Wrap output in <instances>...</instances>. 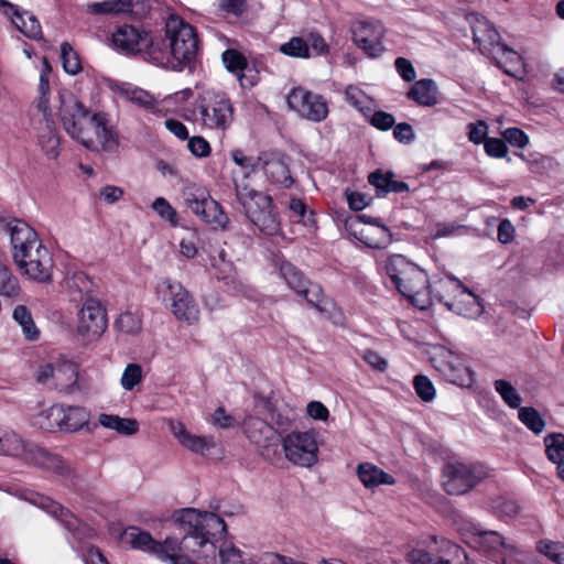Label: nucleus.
<instances>
[{
	"label": "nucleus",
	"mask_w": 564,
	"mask_h": 564,
	"mask_svg": "<svg viewBox=\"0 0 564 564\" xmlns=\"http://www.w3.org/2000/svg\"><path fill=\"white\" fill-rule=\"evenodd\" d=\"M151 63L175 72L193 74L200 55L196 29L178 15L171 14L152 44Z\"/></svg>",
	"instance_id": "f257e3e1"
},
{
	"label": "nucleus",
	"mask_w": 564,
	"mask_h": 564,
	"mask_svg": "<svg viewBox=\"0 0 564 564\" xmlns=\"http://www.w3.org/2000/svg\"><path fill=\"white\" fill-rule=\"evenodd\" d=\"M175 524L180 527L185 542L202 551L203 557L216 558L218 547L227 534V524L223 518L214 512H200L193 508L176 511L173 516Z\"/></svg>",
	"instance_id": "f03ea898"
},
{
	"label": "nucleus",
	"mask_w": 564,
	"mask_h": 564,
	"mask_svg": "<svg viewBox=\"0 0 564 564\" xmlns=\"http://www.w3.org/2000/svg\"><path fill=\"white\" fill-rule=\"evenodd\" d=\"M384 270L393 288L413 306L425 311L432 305L435 288H431L425 270L402 254L388 257Z\"/></svg>",
	"instance_id": "7ed1b4c3"
},
{
	"label": "nucleus",
	"mask_w": 564,
	"mask_h": 564,
	"mask_svg": "<svg viewBox=\"0 0 564 564\" xmlns=\"http://www.w3.org/2000/svg\"><path fill=\"white\" fill-rule=\"evenodd\" d=\"M191 113L185 116L186 120H193L203 129L225 132L234 122L235 107L227 93L206 89L196 98Z\"/></svg>",
	"instance_id": "20e7f679"
},
{
	"label": "nucleus",
	"mask_w": 564,
	"mask_h": 564,
	"mask_svg": "<svg viewBox=\"0 0 564 564\" xmlns=\"http://www.w3.org/2000/svg\"><path fill=\"white\" fill-rule=\"evenodd\" d=\"M74 284L86 295L78 313L77 333L86 341L98 339L107 329V313L101 304L91 296V280L84 273L74 274Z\"/></svg>",
	"instance_id": "39448f33"
},
{
	"label": "nucleus",
	"mask_w": 564,
	"mask_h": 564,
	"mask_svg": "<svg viewBox=\"0 0 564 564\" xmlns=\"http://www.w3.org/2000/svg\"><path fill=\"white\" fill-rule=\"evenodd\" d=\"M448 311L457 315L473 318L484 312L480 299L452 274L446 280L435 282V295Z\"/></svg>",
	"instance_id": "423d86ee"
},
{
	"label": "nucleus",
	"mask_w": 564,
	"mask_h": 564,
	"mask_svg": "<svg viewBox=\"0 0 564 564\" xmlns=\"http://www.w3.org/2000/svg\"><path fill=\"white\" fill-rule=\"evenodd\" d=\"M59 118L67 134L82 143L85 148L94 150L96 142L90 134L93 115L90 110L73 94L59 95Z\"/></svg>",
	"instance_id": "0eeeda50"
},
{
	"label": "nucleus",
	"mask_w": 564,
	"mask_h": 564,
	"mask_svg": "<svg viewBox=\"0 0 564 564\" xmlns=\"http://www.w3.org/2000/svg\"><path fill=\"white\" fill-rule=\"evenodd\" d=\"M156 291L177 321L188 325L198 322L200 314L198 304L181 282L164 279L158 284Z\"/></svg>",
	"instance_id": "6e6552de"
},
{
	"label": "nucleus",
	"mask_w": 564,
	"mask_h": 564,
	"mask_svg": "<svg viewBox=\"0 0 564 564\" xmlns=\"http://www.w3.org/2000/svg\"><path fill=\"white\" fill-rule=\"evenodd\" d=\"M443 488L452 496H459L473 490L488 477L487 468L481 464L448 462L442 470Z\"/></svg>",
	"instance_id": "1a4fd4ad"
},
{
	"label": "nucleus",
	"mask_w": 564,
	"mask_h": 564,
	"mask_svg": "<svg viewBox=\"0 0 564 564\" xmlns=\"http://www.w3.org/2000/svg\"><path fill=\"white\" fill-rule=\"evenodd\" d=\"M184 199L192 213L212 229L226 230L228 228V215L206 188L188 187L184 192Z\"/></svg>",
	"instance_id": "9d476101"
},
{
	"label": "nucleus",
	"mask_w": 564,
	"mask_h": 564,
	"mask_svg": "<svg viewBox=\"0 0 564 564\" xmlns=\"http://www.w3.org/2000/svg\"><path fill=\"white\" fill-rule=\"evenodd\" d=\"M156 40V33L152 34L141 25L121 24L111 33V45L115 50L129 55L141 56L151 62L152 44Z\"/></svg>",
	"instance_id": "9b49d317"
},
{
	"label": "nucleus",
	"mask_w": 564,
	"mask_h": 564,
	"mask_svg": "<svg viewBox=\"0 0 564 564\" xmlns=\"http://www.w3.org/2000/svg\"><path fill=\"white\" fill-rule=\"evenodd\" d=\"M121 543L129 544L132 549L141 550L155 555L166 562L174 551L193 550L185 542H178L177 538L167 536L163 542L155 541L148 531L138 527H128L119 536Z\"/></svg>",
	"instance_id": "f8f14e48"
},
{
	"label": "nucleus",
	"mask_w": 564,
	"mask_h": 564,
	"mask_svg": "<svg viewBox=\"0 0 564 564\" xmlns=\"http://www.w3.org/2000/svg\"><path fill=\"white\" fill-rule=\"evenodd\" d=\"M281 445L289 462L301 467H312L318 460V445L314 431L291 432L281 436Z\"/></svg>",
	"instance_id": "ddd939ff"
},
{
	"label": "nucleus",
	"mask_w": 564,
	"mask_h": 564,
	"mask_svg": "<svg viewBox=\"0 0 564 564\" xmlns=\"http://www.w3.org/2000/svg\"><path fill=\"white\" fill-rule=\"evenodd\" d=\"M289 107L297 115L313 122H322L328 116V104L324 96L304 87H294L286 96Z\"/></svg>",
	"instance_id": "4468645a"
},
{
	"label": "nucleus",
	"mask_w": 564,
	"mask_h": 564,
	"mask_svg": "<svg viewBox=\"0 0 564 564\" xmlns=\"http://www.w3.org/2000/svg\"><path fill=\"white\" fill-rule=\"evenodd\" d=\"M365 219L366 215L348 216L344 220L348 235L371 249H381L390 243L392 235L389 228L381 224L380 218L375 219L372 227L360 226V220Z\"/></svg>",
	"instance_id": "2eb2a0df"
},
{
	"label": "nucleus",
	"mask_w": 564,
	"mask_h": 564,
	"mask_svg": "<svg viewBox=\"0 0 564 564\" xmlns=\"http://www.w3.org/2000/svg\"><path fill=\"white\" fill-rule=\"evenodd\" d=\"M280 274L289 288L301 295L310 305L319 312L324 311L321 306L324 294L319 284L311 282L299 268L289 261H283L280 264Z\"/></svg>",
	"instance_id": "dca6fc26"
},
{
	"label": "nucleus",
	"mask_w": 564,
	"mask_h": 564,
	"mask_svg": "<svg viewBox=\"0 0 564 564\" xmlns=\"http://www.w3.org/2000/svg\"><path fill=\"white\" fill-rule=\"evenodd\" d=\"M243 213L261 234L275 236L281 232V218L270 195L264 194L259 197Z\"/></svg>",
	"instance_id": "f3484780"
},
{
	"label": "nucleus",
	"mask_w": 564,
	"mask_h": 564,
	"mask_svg": "<svg viewBox=\"0 0 564 564\" xmlns=\"http://www.w3.org/2000/svg\"><path fill=\"white\" fill-rule=\"evenodd\" d=\"M246 435L258 446L261 456L270 462L280 458L281 435L265 421L252 419L247 423Z\"/></svg>",
	"instance_id": "a211bd4d"
},
{
	"label": "nucleus",
	"mask_w": 564,
	"mask_h": 564,
	"mask_svg": "<svg viewBox=\"0 0 564 564\" xmlns=\"http://www.w3.org/2000/svg\"><path fill=\"white\" fill-rule=\"evenodd\" d=\"M350 31L352 42L368 57L376 58L383 53L382 39L384 36V29L379 21H355L350 26Z\"/></svg>",
	"instance_id": "6ab92c4d"
},
{
	"label": "nucleus",
	"mask_w": 564,
	"mask_h": 564,
	"mask_svg": "<svg viewBox=\"0 0 564 564\" xmlns=\"http://www.w3.org/2000/svg\"><path fill=\"white\" fill-rule=\"evenodd\" d=\"M221 62L228 73L234 75L241 89H251L261 79L256 64L249 63L243 53L236 48H227L221 53Z\"/></svg>",
	"instance_id": "aec40b11"
},
{
	"label": "nucleus",
	"mask_w": 564,
	"mask_h": 564,
	"mask_svg": "<svg viewBox=\"0 0 564 564\" xmlns=\"http://www.w3.org/2000/svg\"><path fill=\"white\" fill-rule=\"evenodd\" d=\"M0 228L4 234L10 236L13 260H18L19 257H24L23 252L25 250L42 242L36 231L24 220L13 218L7 221L4 218L0 217Z\"/></svg>",
	"instance_id": "412c9836"
},
{
	"label": "nucleus",
	"mask_w": 564,
	"mask_h": 564,
	"mask_svg": "<svg viewBox=\"0 0 564 564\" xmlns=\"http://www.w3.org/2000/svg\"><path fill=\"white\" fill-rule=\"evenodd\" d=\"M50 379H54L55 387L65 393H73L79 390L78 367L73 362H64L57 367H54L52 364L40 366L36 371V381L44 384Z\"/></svg>",
	"instance_id": "4be33fe9"
},
{
	"label": "nucleus",
	"mask_w": 564,
	"mask_h": 564,
	"mask_svg": "<svg viewBox=\"0 0 564 564\" xmlns=\"http://www.w3.org/2000/svg\"><path fill=\"white\" fill-rule=\"evenodd\" d=\"M257 161L260 163V169L263 170L267 178L274 185L290 188L294 178L290 171V158L281 152H262L257 156Z\"/></svg>",
	"instance_id": "5701e85b"
},
{
	"label": "nucleus",
	"mask_w": 564,
	"mask_h": 564,
	"mask_svg": "<svg viewBox=\"0 0 564 564\" xmlns=\"http://www.w3.org/2000/svg\"><path fill=\"white\" fill-rule=\"evenodd\" d=\"M441 551L452 556V560H456V563L454 564H467V554L465 550L458 544L449 540L442 539ZM408 561L410 564H453L451 560L437 557L422 549L412 550L408 554Z\"/></svg>",
	"instance_id": "b1692460"
},
{
	"label": "nucleus",
	"mask_w": 564,
	"mask_h": 564,
	"mask_svg": "<svg viewBox=\"0 0 564 564\" xmlns=\"http://www.w3.org/2000/svg\"><path fill=\"white\" fill-rule=\"evenodd\" d=\"M35 256V260H29L28 263L21 265V273L37 283H50L53 278L54 261L50 250L43 242L37 245Z\"/></svg>",
	"instance_id": "393cba45"
},
{
	"label": "nucleus",
	"mask_w": 564,
	"mask_h": 564,
	"mask_svg": "<svg viewBox=\"0 0 564 564\" xmlns=\"http://www.w3.org/2000/svg\"><path fill=\"white\" fill-rule=\"evenodd\" d=\"M0 8L3 9V12L10 17L14 26L26 37L39 40L42 36L41 24L31 12L21 11L18 6L7 0H0Z\"/></svg>",
	"instance_id": "a878e982"
},
{
	"label": "nucleus",
	"mask_w": 564,
	"mask_h": 564,
	"mask_svg": "<svg viewBox=\"0 0 564 564\" xmlns=\"http://www.w3.org/2000/svg\"><path fill=\"white\" fill-rule=\"evenodd\" d=\"M148 0H108L104 2H95L90 6L94 14H126L130 13L141 17L149 11Z\"/></svg>",
	"instance_id": "bb28decb"
},
{
	"label": "nucleus",
	"mask_w": 564,
	"mask_h": 564,
	"mask_svg": "<svg viewBox=\"0 0 564 564\" xmlns=\"http://www.w3.org/2000/svg\"><path fill=\"white\" fill-rule=\"evenodd\" d=\"M31 502L39 508L46 511L48 514L54 517L56 520L59 521L63 527L70 531H77L80 524L79 519L68 509L59 505L58 502L54 501L52 498L36 494L31 499Z\"/></svg>",
	"instance_id": "cd10ccee"
},
{
	"label": "nucleus",
	"mask_w": 564,
	"mask_h": 564,
	"mask_svg": "<svg viewBox=\"0 0 564 564\" xmlns=\"http://www.w3.org/2000/svg\"><path fill=\"white\" fill-rule=\"evenodd\" d=\"M437 369L444 378L457 386L468 387L474 382L473 371L463 362V360L453 354L441 361Z\"/></svg>",
	"instance_id": "c85d7f7f"
},
{
	"label": "nucleus",
	"mask_w": 564,
	"mask_h": 564,
	"mask_svg": "<svg viewBox=\"0 0 564 564\" xmlns=\"http://www.w3.org/2000/svg\"><path fill=\"white\" fill-rule=\"evenodd\" d=\"M90 130H94L102 150L112 152L119 147L117 132L109 126L107 113H93V123Z\"/></svg>",
	"instance_id": "c756f323"
},
{
	"label": "nucleus",
	"mask_w": 564,
	"mask_h": 564,
	"mask_svg": "<svg viewBox=\"0 0 564 564\" xmlns=\"http://www.w3.org/2000/svg\"><path fill=\"white\" fill-rule=\"evenodd\" d=\"M368 182L376 188L378 196H386L389 193L409 192V185L403 181L394 180V173L376 170L368 176Z\"/></svg>",
	"instance_id": "7c9ffc66"
},
{
	"label": "nucleus",
	"mask_w": 564,
	"mask_h": 564,
	"mask_svg": "<svg viewBox=\"0 0 564 564\" xmlns=\"http://www.w3.org/2000/svg\"><path fill=\"white\" fill-rule=\"evenodd\" d=\"M171 431L184 447L196 454L203 455L206 451L214 447L213 437L193 435L180 422L172 423Z\"/></svg>",
	"instance_id": "2f4dec72"
},
{
	"label": "nucleus",
	"mask_w": 564,
	"mask_h": 564,
	"mask_svg": "<svg viewBox=\"0 0 564 564\" xmlns=\"http://www.w3.org/2000/svg\"><path fill=\"white\" fill-rule=\"evenodd\" d=\"M406 97L419 106L433 107L438 102L436 84L431 78L420 79L411 86Z\"/></svg>",
	"instance_id": "473e14b6"
},
{
	"label": "nucleus",
	"mask_w": 564,
	"mask_h": 564,
	"mask_svg": "<svg viewBox=\"0 0 564 564\" xmlns=\"http://www.w3.org/2000/svg\"><path fill=\"white\" fill-rule=\"evenodd\" d=\"M358 479L366 488H375L379 485H394L395 479L392 475L386 473L371 463H361L357 466Z\"/></svg>",
	"instance_id": "72a5a7b5"
},
{
	"label": "nucleus",
	"mask_w": 564,
	"mask_h": 564,
	"mask_svg": "<svg viewBox=\"0 0 564 564\" xmlns=\"http://www.w3.org/2000/svg\"><path fill=\"white\" fill-rule=\"evenodd\" d=\"M473 40L474 43L478 45L479 50L490 46L497 52L500 45H506L499 32L489 22H481L473 28Z\"/></svg>",
	"instance_id": "f704fd0d"
},
{
	"label": "nucleus",
	"mask_w": 564,
	"mask_h": 564,
	"mask_svg": "<svg viewBox=\"0 0 564 564\" xmlns=\"http://www.w3.org/2000/svg\"><path fill=\"white\" fill-rule=\"evenodd\" d=\"M120 95L124 96L129 101L150 110L152 113L161 112L159 104L155 98L147 90L132 86L131 84L123 83L119 87Z\"/></svg>",
	"instance_id": "c9c22d12"
},
{
	"label": "nucleus",
	"mask_w": 564,
	"mask_h": 564,
	"mask_svg": "<svg viewBox=\"0 0 564 564\" xmlns=\"http://www.w3.org/2000/svg\"><path fill=\"white\" fill-rule=\"evenodd\" d=\"M496 54V65L502 69L505 74L517 77V74L523 69V58L518 52L510 48L507 44L500 45V48Z\"/></svg>",
	"instance_id": "e433bc0d"
},
{
	"label": "nucleus",
	"mask_w": 564,
	"mask_h": 564,
	"mask_svg": "<svg viewBox=\"0 0 564 564\" xmlns=\"http://www.w3.org/2000/svg\"><path fill=\"white\" fill-rule=\"evenodd\" d=\"M214 564H256L243 551L231 543L223 542L216 553Z\"/></svg>",
	"instance_id": "4c0bfd02"
},
{
	"label": "nucleus",
	"mask_w": 564,
	"mask_h": 564,
	"mask_svg": "<svg viewBox=\"0 0 564 564\" xmlns=\"http://www.w3.org/2000/svg\"><path fill=\"white\" fill-rule=\"evenodd\" d=\"M98 422L104 427L115 430L122 435H133L139 431V423L135 419H124L113 414L101 413Z\"/></svg>",
	"instance_id": "58836bf2"
},
{
	"label": "nucleus",
	"mask_w": 564,
	"mask_h": 564,
	"mask_svg": "<svg viewBox=\"0 0 564 564\" xmlns=\"http://www.w3.org/2000/svg\"><path fill=\"white\" fill-rule=\"evenodd\" d=\"M89 421L88 412L82 406L64 408V417L62 430L65 432H76L85 426Z\"/></svg>",
	"instance_id": "ea45409f"
},
{
	"label": "nucleus",
	"mask_w": 564,
	"mask_h": 564,
	"mask_svg": "<svg viewBox=\"0 0 564 564\" xmlns=\"http://www.w3.org/2000/svg\"><path fill=\"white\" fill-rule=\"evenodd\" d=\"M63 417L64 406L53 405L46 411H43L42 413L39 414L36 419V424L40 426V429L48 432L63 431Z\"/></svg>",
	"instance_id": "a19ab883"
},
{
	"label": "nucleus",
	"mask_w": 564,
	"mask_h": 564,
	"mask_svg": "<svg viewBox=\"0 0 564 564\" xmlns=\"http://www.w3.org/2000/svg\"><path fill=\"white\" fill-rule=\"evenodd\" d=\"M21 291L19 279L7 264L0 261V296L17 299Z\"/></svg>",
	"instance_id": "79ce46f5"
},
{
	"label": "nucleus",
	"mask_w": 564,
	"mask_h": 564,
	"mask_svg": "<svg viewBox=\"0 0 564 564\" xmlns=\"http://www.w3.org/2000/svg\"><path fill=\"white\" fill-rule=\"evenodd\" d=\"M25 443L13 431L0 429V454L19 456L25 451Z\"/></svg>",
	"instance_id": "37998d69"
},
{
	"label": "nucleus",
	"mask_w": 564,
	"mask_h": 564,
	"mask_svg": "<svg viewBox=\"0 0 564 564\" xmlns=\"http://www.w3.org/2000/svg\"><path fill=\"white\" fill-rule=\"evenodd\" d=\"M12 316L22 327L23 334L28 339L36 340L40 337V330L36 328L32 314L25 305L15 306Z\"/></svg>",
	"instance_id": "c03bdc74"
},
{
	"label": "nucleus",
	"mask_w": 564,
	"mask_h": 564,
	"mask_svg": "<svg viewBox=\"0 0 564 564\" xmlns=\"http://www.w3.org/2000/svg\"><path fill=\"white\" fill-rule=\"evenodd\" d=\"M34 107L43 115V119L52 126L53 112L50 107V78H45V75L40 76L39 97L36 98Z\"/></svg>",
	"instance_id": "a18cd8bd"
},
{
	"label": "nucleus",
	"mask_w": 564,
	"mask_h": 564,
	"mask_svg": "<svg viewBox=\"0 0 564 564\" xmlns=\"http://www.w3.org/2000/svg\"><path fill=\"white\" fill-rule=\"evenodd\" d=\"M45 129L46 131L39 135V143L42 150L50 156L56 158L58 155V147H59V138L56 133L55 120L53 119V124L51 126L46 120Z\"/></svg>",
	"instance_id": "49530a36"
},
{
	"label": "nucleus",
	"mask_w": 564,
	"mask_h": 564,
	"mask_svg": "<svg viewBox=\"0 0 564 564\" xmlns=\"http://www.w3.org/2000/svg\"><path fill=\"white\" fill-rule=\"evenodd\" d=\"M519 420L534 434H540L545 427V421L536 409L533 406L519 408Z\"/></svg>",
	"instance_id": "de8ad7c7"
},
{
	"label": "nucleus",
	"mask_w": 564,
	"mask_h": 564,
	"mask_svg": "<svg viewBox=\"0 0 564 564\" xmlns=\"http://www.w3.org/2000/svg\"><path fill=\"white\" fill-rule=\"evenodd\" d=\"M545 455L549 460L555 463L564 459V434L563 433H551L547 434L544 440Z\"/></svg>",
	"instance_id": "09e8293b"
},
{
	"label": "nucleus",
	"mask_w": 564,
	"mask_h": 564,
	"mask_svg": "<svg viewBox=\"0 0 564 564\" xmlns=\"http://www.w3.org/2000/svg\"><path fill=\"white\" fill-rule=\"evenodd\" d=\"M494 387L508 406L511 409L520 408L522 399L511 382L505 379H498L494 382Z\"/></svg>",
	"instance_id": "8fccbe9b"
},
{
	"label": "nucleus",
	"mask_w": 564,
	"mask_h": 564,
	"mask_svg": "<svg viewBox=\"0 0 564 564\" xmlns=\"http://www.w3.org/2000/svg\"><path fill=\"white\" fill-rule=\"evenodd\" d=\"M61 58L67 74L77 75L82 72L80 58L68 42H63L61 45Z\"/></svg>",
	"instance_id": "3c124183"
},
{
	"label": "nucleus",
	"mask_w": 564,
	"mask_h": 564,
	"mask_svg": "<svg viewBox=\"0 0 564 564\" xmlns=\"http://www.w3.org/2000/svg\"><path fill=\"white\" fill-rule=\"evenodd\" d=\"M35 460L36 464L45 469L54 470L59 474L64 470V463L62 458L58 455L50 453L43 447H36Z\"/></svg>",
	"instance_id": "603ef678"
},
{
	"label": "nucleus",
	"mask_w": 564,
	"mask_h": 564,
	"mask_svg": "<svg viewBox=\"0 0 564 564\" xmlns=\"http://www.w3.org/2000/svg\"><path fill=\"white\" fill-rule=\"evenodd\" d=\"M280 52L292 57L307 58L310 57V45L303 37L294 36L281 45Z\"/></svg>",
	"instance_id": "864d4df0"
},
{
	"label": "nucleus",
	"mask_w": 564,
	"mask_h": 564,
	"mask_svg": "<svg viewBox=\"0 0 564 564\" xmlns=\"http://www.w3.org/2000/svg\"><path fill=\"white\" fill-rule=\"evenodd\" d=\"M474 535L477 536L478 543L487 547L488 551L507 547L505 539L497 531L476 529Z\"/></svg>",
	"instance_id": "5fc2aeb1"
},
{
	"label": "nucleus",
	"mask_w": 564,
	"mask_h": 564,
	"mask_svg": "<svg viewBox=\"0 0 564 564\" xmlns=\"http://www.w3.org/2000/svg\"><path fill=\"white\" fill-rule=\"evenodd\" d=\"M413 388L417 397L424 402H431L435 398V388L432 381L424 375H416L413 379Z\"/></svg>",
	"instance_id": "6e6d98bb"
},
{
	"label": "nucleus",
	"mask_w": 564,
	"mask_h": 564,
	"mask_svg": "<svg viewBox=\"0 0 564 564\" xmlns=\"http://www.w3.org/2000/svg\"><path fill=\"white\" fill-rule=\"evenodd\" d=\"M538 550L555 564H564V544L552 541H540Z\"/></svg>",
	"instance_id": "4d7b16f0"
},
{
	"label": "nucleus",
	"mask_w": 564,
	"mask_h": 564,
	"mask_svg": "<svg viewBox=\"0 0 564 564\" xmlns=\"http://www.w3.org/2000/svg\"><path fill=\"white\" fill-rule=\"evenodd\" d=\"M235 192L238 203L241 205L243 212L264 193L249 187L247 184H235Z\"/></svg>",
	"instance_id": "13d9d810"
},
{
	"label": "nucleus",
	"mask_w": 564,
	"mask_h": 564,
	"mask_svg": "<svg viewBox=\"0 0 564 564\" xmlns=\"http://www.w3.org/2000/svg\"><path fill=\"white\" fill-rule=\"evenodd\" d=\"M142 380V368L139 364H129L121 377V386L124 390L131 391Z\"/></svg>",
	"instance_id": "bf43d9fd"
},
{
	"label": "nucleus",
	"mask_w": 564,
	"mask_h": 564,
	"mask_svg": "<svg viewBox=\"0 0 564 564\" xmlns=\"http://www.w3.org/2000/svg\"><path fill=\"white\" fill-rule=\"evenodd\" d=\"M152 208L162 219L167 220L172 226L177 225V213L164 197L155 198L152 203Z\"/></svg>",
	"instance_id": "052dcab7"
},
{
	"label": "nucleus",
	"mask_w": 564,
	"mask_h": 564,
	"mask_svg": "<svg viewBox=\"0 0 564 564\" xmlns=\"http://www.w3.org/2000/svg\"><path fill=\"white\" fill-rule=\"evenodd\" d=\"M289 209L299 217L297 221L303 223L304 225H308L313 221L314 213L312 210H307V205L301 198L293 197L290 200Z\"/></svg>",
	"instance_id": "680f3d73"
},
{
	"label": "nucleus",
	"mask_w": 564,
	"mask_h": 564,
	"mask_svg": "<svg viewBox=\"0 0 564 564\" xmlns=\"http://www.w3.org/2000/svg\"><path fill=\"white\" fill-rule=\"evenodd\" d=\"M116 326L126 334H134L140 330L141 323L132 313L126 312L117 318Z\"/></svg>",
	"instance_id": "e2e57ef3"
},
{
	"label": "nucleus",
	"mask_w": 564,
	"mask_h": 564,
	"mask_svg": "<svg viewBox=\"0 0 564 564\" xmlns=\"http://www.w3.org/2000/svg\"><path fill=\"white\" fill-rule=\"evenodd\" d=\"M485 152L491 158L501 159L508 153L506 141L499 138H488L484 144Z\"/></svg>",
	"instance_id": "0e129e2a"
},
{
	"label": "nucleus",
	"mask_w": 564,
	"mask_h": 564,
	"mask_svg": "<svg viewBox=\"0 0 564 564\" xmlns=\"http://www.w3.org/2000/svg\"><path fill=\"white\" fill-rule=\"evenodd\" d=\"M369 122L372 127L377 128L381 131H388L393 128L395 123V119L393 115L386 112L383 110H377L370 117Z\"/></svg>",
	"instance_id": "69168bd1"
},
{
	"label": "nucleus",
	"mask_w": 564,
	"mask_h": 564,
	"mask_svg": "<svg viewBox=\"0 0 564 564\" xmlns=\"http://www.w3.org/2000/svg\"><path fill=\"white\" fill-rule=\"evenodd\" d=\"M468 128V139L470 142L475 144L484 143L488 139V126L485 121L479 120L477 122H471L467 126Z\"/></svg>",
	"instance_id": "338daca9"
},
{
	"label": "nucleus",
	"mask_w": 564,
	"mask_h": 564,
	"mask_svg": "<svg viewBox=\"0 0 564 564\" xmlns=\"http://www.w3.org/2000/svg\"><path fill=\"white\" fill-rule=\"evenodd\" d=\"M188 150L197 158H206L210 154L212 148L206 139L199 135L188 138Z\"/></svg>",
	"instance_id": "774afa93"
}]
</instances>
